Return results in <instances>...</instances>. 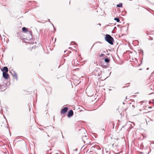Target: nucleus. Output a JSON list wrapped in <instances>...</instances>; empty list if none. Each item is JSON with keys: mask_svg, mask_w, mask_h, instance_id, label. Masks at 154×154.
Wrapping results in <instances>:
<instances>
[{"mask_svg": "<svg viewBox=\"0 0 154 154\" xmlns=\"http://www.w3.org/2000/svg\"><path fill=\"white\" fill-rule=\"evenodd\" d=\"M124 105L122 106V112H125L126 113V110L128 109H133L134 108V106L130 103L129 104H124Z\"/></svg>", "mask_w": 154, "mask_h": 154, "instance_id": "1", "label": "nucleus"}, {"mask_svg": "<svg viewBox=\"0 0 154 154\" xmlns=\"http://www.w3.org/2000/svg\"><path fill=\"white\" fill-rule=\"evenodd\" d=\"M105 38V40L110 44L113 45V42L114 41V39L109 35H106Z\"/></svg>", "mask_w": 154, "mask_h": 154, "instance_id": "2", "label": "nucleus"}, {"mask_svg": "<svg viewBox=\"0 0 154 154\" xmlns=\"http://www.w3.org/2000/svg\"><path fill=\"white\" fill-rule=\"evenodd\" d=\"M3 76L6 79H8L9 77V74L5 72H3Z\"/></svg>", "mask_w": 154, "mask_h": 154, "instance_id": "3", "label": "nucleus"}, {"mask_svg": "<svg viewBox=\"0 0 154 154\" xmlns=\"http://www.w3.org/2000/svg\"><path fill=\"white\" fill-rule=\"evenodd\" d=\"M68 110V108L67 107H65L62 109L60 112L61 114H64Z\"/></svg>", "mask_w": 154, "mask_h": 154, "instance_id": "4", "label": "nucleus"}, {"mask_svg": "<svg viewBox=\"0 0 154 154\" xmlns=\"http://www.w3.org/2000/svg\"><path fill=\"white\" fill-rule=\"evenodd\" d=\"M73 114V113L72 110H70L68 112L67 116L68 117H70L72 116Z\"/></svg>", "mask_w": 154, "mask_h": 154, "instance_id": "5", "label": "nucleus"}, {"mask_svg": "<svg viewBox=\"0 0 154 154\" xmlns=\"http://www.w3.org/2000/svg\"><path fill=\"white\" fill-rule=\"evenodd\" d=\"M3 72H8V69L7 67H4L2 70Z\"/></svg>", "mask_w": 154, "mask_h": 154, "instance_id": "6", "label": "nucleus"}, {"mask_svg": "<svg viewBox=\"0 0 154 154\" xmlns=\"http://www.w3.org/2000/svg\"><path fill=\"white\" fill-rule=\"evenodd\" d=\"M22 30L23 32H26L28 31V29L25 27H23L22 29Z\"/></svg>", "mask_w": 154, "mask_h": 154, "instance_id": "7", "label": "nucleus"}, {"mask_svg": "<svg viewBox=\"0 0 154 154\" xmlns=\"http://www.w3.org/2000/svg\"><path fill=\"white\" fill-rule=\"evenodd\" d=\"M117 7H122V3H119L117 5Z\"/></svg>", "mask_w": 154, "mask_h": 154, "instance_id": "8", "label": "nucleus"}, {"mask_svg": "<svg viewBox=\"0 0 154 154\" xmlns=\"http://www.w3.org/2000/svg\"><path fill=\"white\" fill-rule=\"evenodd\" d=\"M104 60L106 63H109L110 61L109 59V58H106Z\"/></svg>", "mask_w": 154, "mask_h": 154, "instance_id": "9", "label": "nucleus"}, {"mask_svg": "<svg viewBox=\"0 0 154 154\" xmlns=\"http://www.w3.org/2000/svg\"><path fill=\"white\" fill-rule=\"evenodd\" d=\"M114 20H116L118 22H119L120 21L119 19L118 18H114Z\"/></svg>", "mask_w": 154, "mask_h": 154, "instance_id": "10", "label": "nucleus"}, {"mask_svg": "<svg viewBox=\"0 0 154 154\" xmlns=\"http://www.w3.org/2000/svg\"><path fill=\"white\" fill-rule=\"evenodd\" d=\"M104 55V54H101L100 55H99V57H102Z\"/></svg>", "mask_w": 154, "mask_h": 154, "instance_id": "11", "label": "nucleus"}, {"mask_svg": "<svg viewBox=\"0 0 154 154\" xmlns=\"http://www.w3.org/2000/svg\"><path fill=\"white\" fill-rule=\"evenodd\" d=\"M110 124H112L113 125V128H114V123L113 122H111L110 123Z\"/></svg>", "mask_w": 154, "mask_h": 154, "instance_id": "12", "label": "nucleus"}, {"mask_svg": "<svg viewBox=\"0 0 154 154\" xmlns=\"http://www.w3.org/2000/svg\"><path fill=\"white\" fill-rule=\"evenodd\" d=\"M149 39H150V40H152L153 39V38H151L150 36H149Z\"/></svg>", "mask_w": 154, "mask_h": 154, "instance_id": "13", "label": "nucleus"}, {"mask_svg": "<svg viewBox=\"0 0 154 154\" xmlns=\"http://www.w3.org/2000/svg\"><path fill=\"white\" fill-rule=\"evenodd\" d=\"M29 32L30 33V34L31 35H32V31H29Z\"/></svg>", "mask_w": 154, "mask_h": 154, "instance_id": "14", "label": "nucleus"}, {"mask_svg": "<svg viewBox=\"0 0 154 154\" xmlns=\"http://www.w3.org/2000/svg\"><path fill=\"white\" fill-rule=\"evenodd\" d=\"M125 99H129V98H127V96H126V97H125Z\"/></svg>", "mask_w": 154, "mask_h": 154, "instance_id": "15", "label": "nucleus"}, {"mask_svg": "<svg viewBox=\"0 0 154 154\" xmlns=\"http://www.w3.org/2000/svg\"><path fill=\"white\" fill-rule=\"evenodd\" d=\"M84 142L85 143H86V142H85V141H84Z\"/></svg>", "mask_w": 154, "mask_h": 154, "instance_id": "16", "label": "nucleus"}, {"mask_svg": "<svg viewBox=\"0 0 154 154\" xmlns=\"http://www.w3.org/2000/svg\"><path fill=\"white\" fill-rule=\"evenodd\" d=\"M114 143H112V146H113V145H114Z\"/></svg>", "mask_w": 154, "mask_h": 154, "instance_id": "17", "label": "nucleus"}]
</instances>
